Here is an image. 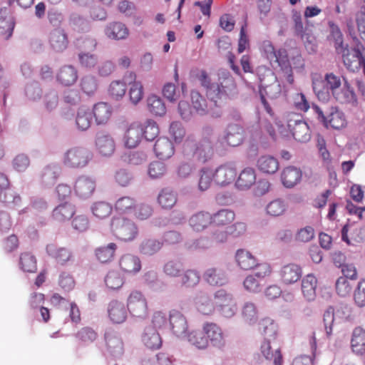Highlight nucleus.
<instances>
[{
    "label": "nucleus",
    "instance_id": "obj_1",
    "mask_svg": "<svg viewBox=\"0 0 365 365\" xmlns=\"http://www.w3.org/2000/svg\"><path fill=\"white\" fill-rule=\"evenodd\" d=\"M313 91L317 98L324 102L329 100L331 94L340 104L357 105V97L350 84L344 78L334 73H326L323 79H315Z\"/></svg>",
    "mask_w": 365,
    "mask_h": 365
},
{
    "label": "nucleus",
    "instance_id": "obj_2",
    "mask_svg": "<svg viewBox=\"0 0 365 365\" xmlns=\"http://www.w3.org/2000/svg\"><path fill=\"white\" fill-rule=\"evenodd\" d=\"M182 153L186 159L192 161V163H181L178 168V175L186 178L192 172L195 164H204L211 159L213 148L208 139L205 138L197 142L187 138L183 143Z\"/></svg>",
    "mask_w": 365,
    "mask_h": 365
},
{
    "label": "nucleus",
    "instance_id": "obj_3",
    "mask_svg": "<svg viewBox=\"0 0 365 365\" xmlns=\"http://www.w3.org/2000/svg\"><path fill=\"white\" fill-rule=\"evenodd\" d=\"M198 79L206 89L207 96L215 103L227 96V91L235 87V80L228 73L219 77L217 82L211 83L207 72L201 71Z\"/></svg>",
    "mask_w": 365,
    "mask_h": 365
},
{
    "label": "nucleus",
    "instance_id": "obj_4",
    "mask_svg": "<svg viewBox=\"0 0 365 365\" xmlns=\"http://www.w3.org/2000/svg\"><path fill=\"white\" fill-rule=\"evenodd\" d=\"M341 54L342 61L347 70L355 72L361 68L365 75V48L359 43L354 46H346L337 51Z\"/></svg>",
    "mask_w": 365,
    "mask_h": 365
},
{
    "label": "nucleus",
    "instance_id": "obj_5",
    "mask_svg": "<svg viewBox=\"0 0 365 365\" xmlns=\"http://www.w3.org/2000/svg\"><path fill=\"white\" fill-rule=\"evenodd\" d=\"M113 235L122 241H131L138 235V228L136 224L130 219L117 216L112 218L110 223Z\"/></svg>",
    "mask_w": 365,
    "mask_h": 365
},
{
    "label": "nucleus",
    "instance_id": "obj_6",
    "mask_svg": "<svg viewBox=\"0 0 365 365\" xmlns=\"http://www.w3.org/2000/svg\"><path fill=\"white\" fill-rule=\"evenodd\" d=\"M93 158L88 149L82 146H75L67 150L63 154V163L70 168L86 167Z\"/></svg>",
    "mask_w": 365,
    "mask_h": 365
},
{
    "label": "nucleus",
    "instance_id": "obj_7",
    "mask_svg": "<svg viewBox=\"0 0 365 365\" xmlns=\"http://www.w3.org/2000/svg\"><path fill=\"white\" fill-rule=\"evenodd\" d=\"M312 108L318 115V119L323 122L326 126L329 125L334 129H341L346 126V119L344 113L337 108H331V111L326 117L323 110L317 105H313Z\"/></svg>",
    "mask_w": 365,
    "mask_h": 365
},
{
    "label": "nucleus",
    "instance_id": "obj_8",
    "mask_svg": "<svg viewBox=\"0 0 365 365\" xmlns=\"http://www.w3.org/2000/svg\"><path fill=\"white\" fill-rule=\"evenodd\" d=\"M127 309L135 317L145 318L147 316L148 302L142 292L137 290L130 292L127 299Z\"/></svg>",
    "mask_w": 365,
    "mask_h": 365
},
{
    "label": "nucleus",
    "instance_id": "obj_9",
    "mask_svg": "<svg viewBox=\"0 0 365 365\" xmlns=\"http://www.w3.org/2000/svg\"><path fill=\"white\" fill-rule=\"evenodd\" d=\"M202 330L208 339V344L222 349L226 344V336L220 325L215 322H206L202 324Z\"/></svg>",
    "mask_w": 365,
    "mask_h": 365
},
{
    "label": "nucleus",
    "instance_id": "obj_10",
    "mask_svg": "<svg viewBox=\"0 0 365 365\" xmlns=\"http://www.w3.org/2000/svg\"><path fill=\"white\" fill-rule=\"evenodd\" d=\"M216 184L225 186L232 183L237 175V168L233 163H227L219 166L213 173Z\"/></svg>",
    "mask_w": 365,
    "mask_h": 365
},
{
    "label": "nucleus",
    "instance_id": "obj_11",
    "mask_svg": "<svg viewBox=\"0 0 365 365\" xmlns=\"http://www.w3.org/2000/svg\"><path fill=\"white\" fill-rule=\"evenodd\" d=\"M48 43L51 49L58 53L65 51L69 44L68 36L62 28L52 30L48 35Z\"/></svg>",
    "mask_w": 365,
    "mask_h": 365
},
{
    "label": "nucleus",
    "instance_id": "obj_12",
    "mask_svg": "<svg viewBox=\"0 0 365 365\" xmlns=\"http://www.w3.org/2000/svg\"><path fill=\"white\" fill-rule=\"evenodd\" d=\"M289 130L293 138L299 142H307L310 139L308 125L301 119H289L287 122Z\"/></svg>",
    "mask_w": 365,
    "mask_h": 365
},
{
    "label": "nucleus",
    "instance_id": "obj_13",
    "mask_svg": "<svg viewBox=\"0 0 365 365\" xmlns=\"http://www.w3.org/2000/svg\"><path fill=\"white\" fill-rule=\"evenodd\" d=\"M104 338L107 351L110 354L114 356L123 355L124 352L123 342L116 332L108 330L105 333Z\"/></svg>",
    "mask_w": 365,
    "mask_h": 365
},
{
    "label": "nucleus",
    "instance_id": "obj_14",
    "mask_svg": "<svg viewBox=\"0 0 365 365\" xmlns=\"http://www.w3.org/2000/svg\"><path fill=\"white\" fill-rule=\"evenodd\" d=\"M143 135V126L138 123L130 124L125 132L123 141L125 147L134 148L138 145Z\"/></svg>",
    "mask_w": 365,
    "mask_h": 365
},
{
    "label": "nucleus",
    "instance_id": "obj_15",
    "mask_svg": "<svg viewBox=\"0 0 365 365\" xmlns=\"http://www.w3.org/2000/svg\"><path fill=\"white\" fill-rule=\"evenodd\" d=\"M169 324L173 334L176 336L184 335L187 330V319L179 311L172 310L170 312Z\"/></svg>",
    "mask_w": 365,
    "mask_h": 365
},
{
    "label": "nucleus",
    "instance_id": "obj_16",
    "mask_svg": "<svg viewBox=\"0 0 365 365\" xmlns=\"http://www.w3.org/2000/svg\"><path fill=\"white\" fill-rule=\"evenodd\" d=\"M46 252L57 264L61 265H66L73 261L72 252L66 247H58L56 245L50 244L46 246Z\"/></svg>",
    "mask_w": 365,
    "mask_h": 365
},
{
    "label": "nucleus",
    "instance_id": "obj_17",
    "mask_svg": "<svg viewBox=\"0 0 365 365\" xmlns=\"http://www.w3.org/2000/svg\"><path fill=\"white\" fill-rule=\"evenodd\" d=\"M120 269L127 274H135L141 269V261L134 255L125 254L120 257L118 262Z\"/></svg>",
    "mask_w": 365,
    "mask_h": 365
},
{
    "label": "nucleus",
    "instance_id": "obj_18",
    "mask_svg": "<svg viewBox=\"0 0 365 365\" xmlns=\"http://www.w3.org/2000/svg\"><path fill=\"white\" fill-rule=\"evenodd\" d=\"M108 314L112 322L121 324L126 320L128 312L123 302L113 299L108 305Z\"/></svg>",
    "mask_w": 365,
    "mask_h": 365
},
{
    "label": "nucleus",
    "instance_id": "obj_19",
    "mask_svg": "<svg viewBox=\"0 0 365 365\" xmlns=\"http://www.w3.org/2000/svg\"><path fill=\"white\" fill-rule=\"evenodd\" d=\"M292 21L294 23V29L296 35L300 37L304 43H313L315 38L311 30L307 27H304L302 18L299 12L294 11L293 13Z\"/></svg>",
    "mask_w": 365,
    "mask_h": 365
},
{
    "label": "nucleus",
    "instance_id": "obj_20",
    "mask_svg": "<svg viewBox=\"0 0 365 365\" xmlns=\"http://www.w3.org/2000/svg\"><path fill=\"white\" fill-rule=\"evenodd\" d=\"M279 274L282 283L292 284L297 282L302 277V269L296 264H288L281 268Z\"/></svg>",
    "mask_w": 365,
    "mask_h": 365
},
{
    "label": "nucleus",
    "instance_id": "obj_21",
    "mask_svg": "<svg viewBox=\"0 0 365 365\" xmlns=\"http://www.w3.org/2000/svg\"><path fill=\"white\" fill-rule=\"evenodd\" d=\"M105 34L108 38L120 41L128 38L129 30L123 23L113 21L106 26Z\"/></svg>",
    "mask_w": 365,
    "mask_h": 365
},
{
    "label": "nucleus",
    "instance_id": "obj_22",
    "mask_svg": "<svg viewBox=\"0 0 365 365\" xmlns=\"http://www.w3.org/2000/svg\"><path fill=\"white\" fill-rule=\"evenodd\" d=\"M153 149L156 157L160 160H167L175 153L173 143L165 137L159 138L155 141Z\"/></svg>",
    "mask_w": 365,
    "mask_h": 365
},
{
    "label": "nucleus",
    "instance_id": "obj_23",
    "mask_svg": "<svg viewBox=\"0 0 365 365\" xmlns=\"http://www.w3.org/2000/svg\"><path fill=\"white\" fill-rule=\"evenodd\" d=\"M302 172L294 166H288L283 169L281 173V180L283 185L291 188L297 185L302 179Z\"/></svg>",
    "mask_w": 365,
    "mask_h": 365
},
{
    "label": "nucleus",
    "instance_id": "obj_24",
    "mask_svg": "<svg viewBox=\"0 0 365 365\" xmlns=\"http://www.w3.org/2000/svg\"><path fill=\"white\" fill-rule=\"evenodd\" d=\"M244 138V130L237 124H230L227 126L224 140L227 145L235 147L240 145Z\"/></svg>",
    "mask_w": 365,
    "mask_h": 365
},
{
    "label": "nucleus",
    "instance_id": "obj_25",
    "mask_svg": "<svg viewBox=\"0 0 365 365\" xmlns=\"http://www.w3.org/2000/svg\"><path fill=\"white\" fill-rule=\"evenodd\" d=\"M143 344L150 350L159 349L163 344V340L156 329L151 327H146L142 336Z\"/></svg>",
    "mask_w": 365,
    "mask_h": 365
},
{
    "label": "nucleus",
    "instance_id": "obj_26",
    "mask_svg": "<svg viewBox=\"0 0 365 365\" xmlns=\"http://www.w3.org/2000/svg\"><path fill=\"white\" fill-rule=\"evenodd\" d=\"M204 280L212 286H222L227 282L225 273L220 269L210 267L203 273Z\"/></svg>",
    "mask_w": 365,
    "mask_h": 365
},
{
    "label": "nucleus",
    "instance_id": "obj_27",
    "mask_svg": "<svg viewBox=\"0 0 365 365\" xmlns=\"http://www.w3.org/2000/svg\"><path fill=\"white\" fill-rule=\"evenodd\" d=\"M74 189L79 197H88L93 193L96 189V182L89 178L82 176L76 180Z\"/></svg>",
    "mask_w": 365,
    "mask_h": 365
},
{
    "label": "nucleus",
    "instance_id": "obj_28",
    "mask_svg": "<svg viewBox=\"0 0 365 365\" xmlns=\"http://www.w3.org/2000/svg\"><path fill=\"white\" fill-rule=\"evenodd\" d=\"M212 224L211 214L207 212H199L189 219V225L196 232H201Z\"/></svg>",
    "mask_w": 365,
    "mask_h": 365
},
{
    "label": "nucleus",
    "instance_id": "obj_29",
    "mask_svg": "<svg viewBox=\"0 0 365 365\" xmlns=\"http://www.w3.org/2000/svg\"><path fill=\"white\" fill-rule=\"evenodd\" d=\"M129 75L133 81L129 83L128 96L130 101L135 106L143 99L144 89L142 83L136 81V75L134 72H130Z\"/></svg>",
    "mask_w": 365,
    "mask_h": 365
},
{
    "label": "nucleus",
    "instance_id": "obj_30",
    "mask_svg": "<svg viewBox=\"0 0 365 365\" xmlns=\"http://www.w3.org/2000/svg\"><path fill=\"white\" fill-rule=\"evenodd\" d=\"M112 114L111 106L105 102H99L94 105L92 115H93L97 124L106 123Z\"/></svg>",
    "mask_w": 365,
    "mask_h": 365
},
{
    "label": "nucleus",
    "instance_id": "obj_31",
    "mask_svg": "<svg viewBox=\"0 0 365 365\" xmlns=\"http://www.w3.org/2000/svg\"><path fill=\"white\" fill-rule=\"evenodd\" d=\"M317 279L312 274H308L302 280V292L304 297L309 301H312L316 297Z\"/></svg>",
    "mask_w": 365,
    "mask_h": 365
},
{
    "label": "nucleus",
    "instance_id": "obj_32",
    "mask_svg": "<svg viewBox=\"0 0 365 365\" xmlns=\"http://www.w3.org/2000/svg\"><path fill=\"white\" fill-rule=\"evenodd\" d=\"M255 182L256 173L255 169L245 168L240 172L235 185L238 189L247 190L250 188Z\"/></svg>",
    "mask_w": 365,
    "mask_h": 365
},
{
    "label": "nucleus",
    "instance_id": "obj_33",
    "mask_svg": "<svg viewBox=\"0 0 365 365\" xmlns=\"http://www.w3.org/2000/svg\"><path fill=\"white\" fill-rule=\"evenodd\" d=\"M351 348L358 355L365 354V330L361 327L354 329L351 339Z\"/></svg>",
    "mask_w": 365,
    "mask_h": 365
},
{
    "label": "nucleus",
    "instance_id": "obj_34",
    "mask_svg": "<svg viewBox=\"0 0 365 365\" xmlns=\"http://www.w3.org/2000/svg\"><path fill=\"white\" fill-rule=\"evenodd\" d=\"M260 351L262 356L269 361H273L274 365L283 364V356L279 349L274 351L272 349L270 341L265 339L260 346Z\"/></svg>",
    "mask_w": 365,
    "mask_h": 365
},
{
    "label": "nucleus",
    "instance_id": "obj_35",
    "mask_svg": "<svg viewBox=\"0 0 365 365\" xmlns=\"http://www.w3.org/2000/svg\"><path fill=\"white\" fill-rule=\"evenodd\" d=\"M212 225L216 227H227L235 219V213L230 209H221L211 215Z\"/></svg>",
    "mask_w": 365,
    "mask_h": 365
},
{
    "label": "nucleus",
    "instance_id": "obj_36",
    "mask_svg": "<svg viewBox=\"0 0 365 365\" xmlns=\"http://www.w3.org/2000/svg\"><path fill=\"white\" fill-rule=\"evenodd\" d=\"M96 145L99 153L104 156L112 155L115 149V143L109 135H99L96 140Z\"/></svg>",
    "mask_w": 365,
    "mask_h": 365
},
{
    "label": "nucleus",
    "instance_id": "obj_37",
    "mask_svg": "<svg viewBox=\"0 0 365 365\" xmlns=\"http://www.w3.org/2000/svg\"><path fill=\"white\" fill-rule=\"evenodd\" d=\"M117 248L115 243L110 242L107 245L97 247L95 250V256L100 262L108 263L113 259Z\"/></svg>",
    "mask_w": 365,
    "mask_h": 365
},
{
    "label": "nucleus",
    "instance_id": "obj_38",
    "mask_svg": "<svg viewBox=\"0 0 365 365\" xmlns=\"http://www.w3.org/2000/svg\"><path fill=\"white\" fill-rule=\"evenodd\" d=\"M77 78V71L72 66H63L57 74L58 81L65 86L73 85Z\"/></svg>",
    "mask_w": 365,
    "mask_h": 365
},
{
    "label": "nucleus",
    "instance_id": "obj_39",
    "mask_svg": "<svg viewBox=\"0 0 365 365\" xmlns=\"http://www.w3.org/2000/svg\"><path fill=\"white\" fill-rule=\"evenodd\" d=\"M258 169L266 174H273L279 169L278 160L271 155L261 156L257 163Z\"/></svg>",
    "mask_w": 365,
    "mask_h": 365
},
{
    "label": "nucleus",
    "instance_id": "obj_40",
    "mask_svg": "<svg viewBox=\"0 0 365 365\" xmlns=\"http://www.w3.org/2000/svg\"><path fill=\"white\" fill-rule=\"evenodd\" d=\"M237 264L245 270H250L257 265V259L251 252L245 250H239L236 253Z\"/></svg>",
    "mask_w": 365,
    "mask_h": 365
},
{
    "label": "nucleus",
    "instance_id": "obj_41",
    "mask_svg": "<svg viewBox=\"0 0 365 365\" xmlns=\"http://www.w3.org/2000/svg\"><path fill=\"white\" fill-rule=\"evenodd\" d=\"M195 304L197 311L204 315L212 314L216 307L215 302H213L205 294H199L195 298Z\"/></svg>",
    "mask_w": 365,
    "mask_h": 365
},
{
    "label": "nucleus",
    "instance_id": "obj_42",
    "mask_svg": "<svg viewBox=\"0 0 365 365\" xmlns=\"http://www.w3.org/2000/svg\"><path fill=\"white\" fill-rule=\"evenodd\" d=\"M137 201L130 196L119 197L114 204L115 211L120 214H132L136 207Z\"/></svg>",
    "mask_w": 365,
    "mask_h": 365
},
{
    "label": "nucleus",
    "instance_id": "obj_43",
    "mask_svg": "<svg viewBox=\"0 0 365 365\" xmlns=\"http://www.w3.org/2000/svg\"><path fill=\"white\" fill-rule=\"evenodd\" d=\"M92 112L88 108L81 106L78 109L76 123L78 129L86 130L92 123Z\"/></svg>",
    "mask_w": 365,
    "mask_h": 365
},
{
    "label": "nucleus",
    "instance_id": "obj_44",
    "mask_svg": "<svg viewBox=\"0 0 365 365\" xmlns=\"http://www.w3.org/2000/svg\"><path fill=\"white\" fill-rule=\"evenodd\" d=\"M163 245V242L157 239H145L140 244L139 252L143 255L150 256L160 250Z\"/></svg>",
    "mask_w": 365,
    "mask_h": 365
},
{
    "label": "nucleus",
    "instance_id": "obj_45",
    "mask_svg": "<svg viewBox=\"0 0 365 365\" xmlns=\"http://www.w3.org/2000/svg\"><path fill=\"white\" fill-rule=\"evenodd\" d=\"M75 213L73 205L65 202L59 205L53 211V217L58 222H63L71 219Z\"/></svg>",
    "mask_w": 365,
    "mask_h": 365
},
{
    "label": "nucleus",
    "instance_id": "obj_46",
    "mask_svg": "<svg viewBox=\"0 0 365 365\" xmlns=\"http://www.w3.org/2000/svg\"><path fill=\"white\" fill-rule=\"evenodd\" d=\"M187 341L192 346L198 349L204 350L209 346L208 339L202 329L190 331L187 334Z\"/></svg>",
    "mask_w": 365,
    "mask_h": 365
},
{
    "label": "nucleus",
    "instance_id": "obj_47",
    "mask_svg": "<svg viewBox=\"0 0 365 365\" xmlns=\"http://www.w3.org/2000/svg\"><path fill=\"white\" fill-rule=\"evenodd\" d=\"M69 26L78 32H87L89 31V19L84 18L79 14L73 13L68 18Z\"/></svg>",
    "mask_w": 365,
    "mask_h": 365
},
{
    "label": "nucleus",
    "instance_id": "obj_48",
    "mask_svg": "<svg viewBox=\"0 0 365 365\" xmlns=\"http://www.w3.org/2000/svg\"><path fill=\"white\" fill-rule=\"evenodd\" d=\"M91 210L94 217L99 220H103L111 215L113 207L107 202L98 201L92 205Z\"/></svg>",
    "mask_w": 365,
    "mask_h": 365
},
{
    "label": "nucleus",
    "instance_id": "obj_49",
    "mask_svg": "<svg viewBox=\"0 0 365 365\" xmlns=\"http://www.w3.org/2000/svg\"><path fill=\"white\" fill-rule=\"evenodd\" d=\"M21 200V197L11 187L0 192V202L8 207L15 208L20 205Z\"/></svg>",
    "mask_w": 365,
    "mask_h": 365
},
{
    "label": "nucleus",
    "instance_id": "obj_50",
    "mask_svg": "<svg viewBox=\"0 0 365 365\" xmlns=\"http://www.w3.org/2000/svg\"><path fill=\"white\" fill-rule=\"evenodd\" d=\"M104 282L110 289H118L124 284V277L117 270L109 271L105 277Z\"/></svg>",
    "mask_w": 365,
    "mask_h": 365
},
{
    "label": "nucleus",
    "instance_id": "obj_51",
    "mask_svg": "<svg viewBox=\"0 0 365 365\" xmlns=\"http://www.w3.org/2000/svg\"><path fill=\"white\" fill-rule=\"evenodd\" d=\"M149 111L155 115L162 116L166 113V107L163 100L157 96H150L147 99Z\"/></svg>",
    "mask_w": 365,
    "mask_h": 365
},
{
    "label": "nucleus",
    "instance_id": "obj_52",
    "mask_svg": "<svg viewBox=\"0 0 365 365\" xmlns=\"http://www.w3.org/2000/svg\"><path fill=\"white\" fill-rule=\"evenodd\" d=\"M212 180H214L213 172L207 168H202L199 171L198 190L200 191L208 190L211 186Z\"/></svg>",
    "mask_w": 365,
    "mask_h": 365
},
{
    "label": "nucleus",
    "instance_id": "obj_53",
    "mask_svg": "<svg viewBox=\"0 0 365 365\" xmlns=\"http://www.w3.org/2000/svg\"><path fill=\"white\" fill-rule=\"evenodd\" d=\"M76 337L82 344L88 345L97 339L98 334L93 329L86 327L78 331Z\"/></svg>",
    "mask_w": 365,
    "mask_h": 365
},
{
    "label": "nucleus",
    "instance_id": "obj_54",
    "mask_svg": "<svg viewBox=\"0 0 365 365\" xmlns=\"http://www.w3.org/2000/svg\"><path fill=\"white\" fill-rule=\"evenodd\" d=\"M159 204L165 209L173 207L177 202V195L173 191L164 189L158 195V198Z\"/></svg>",
    "mask_w": 365,
    "mask_h": 365
},
{
    "label": "nucleus",
    "instance_id": "obj_55",
    "mask_svg": "<svg viewBox=\"0 0 365 365\" xmlns=\"http://www.w3.org/2000/svg\"><path fill=\"white\" fill-rule=\"evenodd\" d=\"M21 269L27 272H35L37 269L36 257L30 252H24L20 257Z\"/></svg>",
    "mask_w": 365,
    "mask_h": 365
},
{
    "label": "nucleus",
    "instance_id": "obj_56",
    "mask_svg": "<svg viewBox=\"0 0 365 365\" xmlns=\"http://www.w3.org/2000/svg\"><path fill=\"white\" fill-rule=\"evenodd\" d=\"M287 209L285 202L280 200L276 199L270 202L266 207L267 213L272 217H278L283 215Z\"/></svg>",
    "mask_w": 365,
    "mask_h": 365
},
{
    "label": "nucleus",
    "instance_id": "obj_57",
    "mask_svg": "<svg viewBox=\"0 0 365 365\" xmlns=\"http://www.w3.org/2000/svg\"><path fill=\"white\" fill-rule=\"evenodd\" d=\"M181 283L185 287L196 286L200 279V274L195 269H187L181 276Z\"/></svg>",
    "mask_w": 365,
    "mask_h": 365
},
{
    "label": "nucleus",
    "instance_id": "obj_58",
    "mask_svg": "<svg viewBox=\"0 0 365 365\" xmlns=\"http://www.w3.org/2000/svg\"><path fill=\"white\" fill-rule=\"evenodd\" d=\"M126 88L127 86L125 82L117 80L110 83L108 92L113 98L118 100L125 96Z\"/></svg>",
    "mask_w": 365,
    "mask_h": 365
},
{
    "label": "nucleus",
    "instance_id": "obj_59",
    "mask_svg": "<svg viewBox=\"0 0 365 365\" xmlns=\"http://www.w3.org/2000/svg\"><path fill=\"white\" fill-rule=\"evenodd\" d=\"M330 29V39L334 41V47L337 51L344 47L343 45V35L339 27L332 21L329 22Z\"/></svg>",
    "mask_w": 365,
    "mask_h": 365
},
{
    "label": "nucleus",
    "instance_id": "obj_60",
    "mask_svg": "<svg viewBox=\"0 0 365 365\" xmlns=\"http://www.w3.org/2000/svg\"><path fill=\"white\" fill-rule=\"evenodd\" d=\"M259 329L267 338L274 339L277 335V326L269 319H264L259 323Z\"/></svg>",
    "mask_w": 365,
    "mask_h": 365
},
{
    "label": "nucleus",
    "instance_id": "obj_61",
    "mask_svg": "<svg viewBox=\"0 0 365 365\" xmlns=\"http://www.w3.org/2000/svg\"><path fill=\"white\" fill-rule=\"evenodd\" d=\"M225 301L226 304H222L220 301H218L217 308L222 316L225 317H231L235 312V304L232 297H227Z\"/></svg>",
    "mask_w": 365,
    "mask_h": 365
},
{
    "label": "nucleus",
    "instance_id": "obj_62",
    "mask_svg": "<svg viewBox=\"0 0 365 365\" xmlns=\"http://www.w3.org/2000/svg\"><path fill=\"white\" fill-rule=\"evenodd\" d=\"M335 289L339 296L346 297L351 293L352 286L346 277H339L336 282Z\"/></svg>",
    "mask_w": 365,
    "mask_h": 365
},
{
    "label": "nucleus",
    "instance_id": "obj_63",
    "mask_svg": "<svg viewBox=\"0 0 365 365\" xmlns=\"http://www.w3.org/2000/svg\"><path fill=\"white\" fill-rule=\"evenodd\" d=\"M355 303L360 307L365 306V277L360 279L354 292Z\"/></svg>",
    "mask_w": 365,
    "mask_h": 365
},
{
    "label": "nucleus",
    "instance_id": "obj_64",
    "mask_svg": "<svg viewBox=\"0 0 365 365\" xmlns=\"http://www.w3.org/2000/svg\"><path fill=\"white\" fill-rule=\"evenodd\" d=\"M357 30L361 38L365 42V7H362L355 14Z\"/></svg>",
    "mask_w": 365,
    "mask_h": 365
}]
</instances>
